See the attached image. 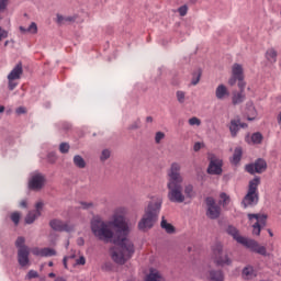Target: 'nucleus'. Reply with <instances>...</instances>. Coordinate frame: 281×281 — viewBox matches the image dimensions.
<instances>
[{"mask_svg":"<svg viewBox=\"0 0 281 281\" xmlns=\"http://www.w3.org/2000/svg\"><path fill=\"white\" fill-rule=\"evenodd\" d=\"M91 231L99 240L109 243L113 238L112 243L120 247L111 248V258L116 265H126L133 258L135 245L126 238L128 236V224L122 216H115L109 224L100 217H94L91 221Z\"/></svg>","mask_w":281,"mask_h":281,"instance_id":"1","label":"nucleus"},{"mask_svg":"<svg viewBox=\"0 0 281 281\" xmlns=\"http://www.w3.org/2000/svg\"><path fill=\"white\" fill-rule=\"evenodd\" d=\"M167 199L171 203H183L186 194H183V176H181V164L172 162L167 170Z\"/></svg>","mask_w":281,"mask_h":281,"instance_id":"2","label":"nucleus"},{"mask_svg":"<svg viewBox=\"0 0 281 281\" xmlns=\"http://www.w3.org/2000/svg\"><path fill=\"white\" fill-rule=\"evenodd\" d=\"M226 233L228 234V236H232V238H234L236 243L246 247V249H250V251L259 254V256H267V247L260 246V244H258V241L254 239L240 236V232L235 226L229 225L226 228Z\"/></svg>","mask_w":281,"mask_h":281,"instance_id":"3","label":"nucleus"},{"mask_svg":"<svg viewBox=\"0 0 281 281\" xmlns=\"http://www.w3.org/2000/svg\"><path fill=\"white\" fill-rule=\"evenodd\" d=\"M211 249L212 259L216 267H232L234 261L229 258V254L223 248V244L215 243Z\"/></svg>","mask_w":281,"mask_h":281,"instance_id":"4","label":"nucleus"},{"mask_svg":"<svg viewBox=\"0 0 281 281\" xmlns=\"http://www.w3.org/2000/svg\"><path fill=\"white\" fill-rule=\"evenodd\" d=\"M258 186H260V178L256 177L249 181L248 192L241 202L244 207H254V205H258Z\"/></svg>","mask_w":281,"mask_h":281,"instance_id":"5","label":"nucleus"},{"mask_svg":"<svg viewBox=\"0 0 281 281\" xmlns=\"http://www.w3.org/2000/svg\"><path fill=\"white\" fill-rule=\"evenodd\" d=\"M238 82V87H246L247 83L245 82V69L240 64H234L232 66V77L228 80V85L234 87Z\"/></svg>","mask_w":281,"mask_h":281,"instance_id":"6","label":"nucleus"},{"mask_svg":"<svg viewBox=\"0 0 281 281\" xmlns=\"http://www.w3.org/2000/svg\"><path fill=\"white\" fill-rule=\"evenodd\" d=\"M45 183H47L45 175L38 171H34L30 175L29 189L33 190V192H41V190L45 188Z\"/></svg>","mask_w":281,"mask_h":281,"instance_id":"7","label":"nucleus"},{"mask_svg":"<svg viewBox=\"0 0 281 281\" xmlns=\"http://www.w3.org/2000/svg\"><path fill=\"white\" fill-rule=\"evenodd\" d=\"M207 159L210 161L207 168L209 175H223V160L214 154H209Z\"/></svg>","mask_w":281,"mask_h":281,"instance_id":"8","label":"nucleus"},{"mask_svg":"<svg viewBox=\"0 0 281 281\" xmlns=\"http://www.w3.org/2000/svg\"><path fill=\"white\" fill-rule=\"evenodd\" d=\"M155 223H157V213L148 212L138 223V229L140 232H146V229H153L155 227Z\"/></svg>","mask_w":281,"mask_h":281,"instance_id":"9","label":"nucleus"},{"mask_svg":"<svg viewBox=\"0 0 281 281\" xmlns=\"http://www.w3.org/2000/svg\"><path fill=\"white\" fill-rule=\"evenodd\" d=\"M246 170L250 175H255V172H257L258 175H262V172L267 170V161H265V159L259 158L255 161V164L247 165Z\"/></svg>","mask_w":281,"mask_h":281,"instance_id":"10","label":"nucleus"},{"mask_svg":"<svg viewBox=\"0 0 281 281\" xmlns=\"http://www.w3.org/2000/svg\"><path fill=\"white\" fill-rule=\"evenodd\" d=\"M149 199L147 212H160L161 205H164V198L161 195H151Z\"/></svg>","mask_w":281,"mask_h":281,"instance_id":"11","label":"nucleus"},{"mask_svg":"<svg viewBox=\"0 0 281 281\" xmlns=\"http://www.w3.org/2000/svg\"><path fill=\"white\" fill-rule=\"evenodd\" d=\"M49 227H52L54 232H74V226L60 220H52L49 222Z\"/></svg>","mask_w":281,"mask_h":281,"instance_id":"12","label":"nucleus"},{"mask_svg":"<svg viewBox=\"0 0 281 281\" xmlns=\"http://www.w3.org/2000/svg\"><path fill=\"white\" fill-rule=\"evenodd\" d=\"M18 262L20 267H27L30 265V247L18 249Z\"/></svg>","mask_w":281,"mask_h":281,"instance_id":"13","label":"nucleus"},{"mask_svg":"<svg viewBox=\"0 0 281 281\" xmlns=\"http://www.w3.org/2000/svg\"><path fill=\"white\" fill-rule=\"evenodd\" d=\"M245 100H246L245 87H239V91L233 92L232 104H234V106H237V104H243Z\"/></svg>","mask_w":281,"mask_h":281,"instance_id":"14","label":"nucleus"},{"mask_svg":"<svg viewBox=\"0 0 281 281\" xmlns=\"http://www.w3.org/2000/svg\"><path fill=\"white\" fill-rule=\"evenodd\" d=\"M21 76H23V64L18 63L7 78L8 80H21Z\"/></svg>","mask_w":281,"mask_h":281,"instance_id":"15","label":"nucleus"},{"mask_svg":"<svg viewBox=\"0 0 281 281\" xmlns=\"http://www.w3.org/2000/svg\"><path fill=\"white\" fill-rule=\"evenodd\" d=\"M215 98L217 100H227L229 98V89L225 85H218L215 89Z\"/></svg>","mask_w":281,"mask_h":281,"instance_id":"16","label":"nucleus"},{"mask_svg":"<svg viewBox=\"0 0 281 281\" xmlns=\"http://www.w3.org/2000/svg\"><path fill=\"white\" fill-rule=\"evenodd\" d=\"M209 281H225V272L223 270L211 269L207 276Z\"/></svg>","mask_w":281,"mask_h":281,"instance_id":"17","label":"nucleus"},{"mask_svg":"<svg viewBox=\"0 0 281 281\" xmlns=\"http://www.w3.org/2000/svg\"><path fill=\"white\" fill-rule=\"evenodd\" d=\"M205 205L207 212H221L223 207H221V204L216 203V200L214 198L209 196L205 199Z\"/></svg>","mask_w":281,"mask_h":281,"instance_id":"18","label":"nucleus"},{"mask_svg":"<svg viewBox=\"0 0 281 281\" xmlns=\"http://www.w3.org/2000/svg\"><path fill=\"white\" fill-rule=\"evenodd\" d=\"M74 21H76V16H71V15L64 16L59 13H57L56 15V23L58 25H69V23H74Z\"/></svg>","mask_w":281,"mask_h":281,"instance_id":"19","label":"nucleus"},{"mask_svg":"<svg viewBox=\"0 0 281 281\" xmlns=\"http://www.w3.org/2000/svg\"><path fill=\"white\" fill-rule=\"evenodd\" d=\"M246 114H247V120L249 122H254V120H256V115H258V113L256 112V108L254 106V102H248L246 104Z\"/></svg>","mask_w":281,"mask_h":281,"instance_id":"20","label":"nucleus"},{"mask_svg":"<svg viewBox=\"0 0 281 281\" xmlns=\"http://www.w3.org/2000/svg\"><path fill=\"white\" fill-rule=\"evenodd\" d=\"M239 131H240V120L233 119L229 124V132L232 137H236Z\"/></svg>","mask_w":281,"mask_h":281,"instance_id":"21","label":"nucleus"},{"mask_svg":"<svg viewBox=\"0 0 281 281\" xmlns=\"http://www.w3.org/2000/svg\"><path fill=\"white\" fill-rule=\"evenodd\" d=\"M243 277L246 279V280H254V278H256V270H254V267L251 266H247L243 269Z\"/></svg>","mask_w":281,"mask_h":281,"instance_id":"22","label":"nucleus"},{"mask_svg":"<svg viewBox=\"0 0 281 281\" xmlns=\"http://www.w3.org/2000/svg\"><path fill=\"white\" fill-rule=\"evenodd\" d=\"M248 218H249V221H251L252 218H256V221H257L256 223H258V225H266V223H267V214H260V213L251 214V213H249Z\"/></svg>","mask_w":281,"mask_h":281,"instance_id":"23","label":"nucleus"},{"mask_svg":"<svg viewBox=\"0 0 281 281\" xmlns=\"http://www.w3.org/2000/svg\"><path fill=\"white\" fill-rule=\"evenodd\" d=\"M72 162H74V166H76V168H79V169L87 168V161L80 155H75L72 158Z\"/></svg>","mask_w":281,"mask_h":281,"instance_id":"24","label":"nucleus"},{"mask_svg":"<svg viewBox=\"0 0 281 281\" xmlns=\"http://www.w3.org/2000/svg\"><path fill=\"white\" fill-rule=\"evenodd\" d=\"M160 227L162 229H165V232L167 234H175L176 229L175 227L172 226V224L168 223V221H166V217L162 216V220L160 222Z\"/></svg>","mask_w":281,"mask_h":281,"instance_id":"25","label":"nucleus"},{"mask_svg":"<svg viewBox=\"0 0 281 281\" xmlns=\"http://www.w3.org/2000/svg\"><path fill=\"white\" fill-rule=\"evenodd\" d=\"M38 216H41V212H38V213L29 212L27 215L25 216L26 225H32V223H34V221H36V218H38Z\"/></svg>","mask_w":281,"mask_h":281,"instance_id":"26","label":"nucleus"},{"mask_svg":"<svg viewBox=\"0 0 281 281\" xmlns=\"http://www.w3.org/2000/svg\"><path fill=\"white\" fill-rule=\"evenodd\" d=\"M41 254L42 258H52V256H56L57 252L56 249L46 247L41 249Z\"/></svg>","mask_w":281,"mask_h":281,"instance_id":"27","label":"nucleus"},{"mask_svg":"<svg viewBox=\"0 0 281 281\" xmlns=\"http://www.w3.org/2000/svg\"><path fill=\"white\" fill-rule=\"evenodd\" d=\"M266 58H267V60H269V63H276V60L278 58V53L276 52V49L270 48L266 53Z\"/></svg>","mask_w":281,"mask_h":281,"instance_id":"28","label":"nucleus"},{"mask_svg":"<svg viewBox=\"0 0 281 281\" xmlns=\"http://www.w3.org/2000/svg\"><path fill=\"white\" fill-rule=\"evenodd\" d=\"M229 195H227V193H221L220 194V201H218V205L220 207H226V205H229Z\"/></svg>","mask_w":281,"mask_h":281,"instance_id":"29","label":"nucleus"},{"mask_svg":"<svg viewBox=\"0 0 281 281\" xmlns=\"http://www.w3.org/2000/svg\"><path fill=\"white\" fill-rule=\"evenodd\" d=\"M97 205L93 202H79L78 210H95Z\"/></svg>","mask_w":281,"mask_h":281,"instance_id":"30","label":"nucleus"},{"mask_svg":"<svg viewBox=\"0 0 281 281\" xmlns=\"http://www.w3.org/2000/svg\"><path fill=\"white\" fill-rule=\"evenodd\" d=\"M241 157H243V148L241 147H237L235 149V151H234L232 162L233 164H238L240 161Z\"/></svg>","mask_w":281,"mask_h":281,"instance_id":"31","label":"nucleus"},{"mask_svg":"<svg viewBox=\"0 0 281 281\" xmlns=\"http://www.w3.org/2000/svg\"><path fill=\"white\" fill-rule=\"evenodd\" d=\"M99 159L102 164H104V161H108V159H111V149H103Z\"/></svg>","mask_w":281,"mask_h":281,"instance_id":"32","label":"nucleus"},{"mask_svg":"<svg viewBox=\"0 0 281 281\" xmlns=\"http://www.w3.org/2000/svg\"><path fill=\"white\" fill-rule=\"evenodd\" d=\"M184 196H187V199H192L194 196V187H192V184H188L184 187Z\"/></svg>","mask_w":281,"mask_h":281,"instance_id":"33","label":"nucleus"},{"mask_svg":"<svg viewBox=\"0 0 281 281\" xmlns=\"http://www.w3.org/2000/svg\"><path fill=\"white\" fill-rule=\"evenodd\" d=\"M252 144H262V134L260 132L254 133L251 135Z\"/></svg>","mask_w":281,"mask_h":281,"instance_id":"34","label":"nucleus"},{"mask_svg":"<svg viewBox=\"0 0 281 281\" xmlns=\"http://www.w3.org/2000/svg\"><path fill=\"white\" fill-rule=\"evenodd\" d=\"M176 98H177L179 104H183V102H186V92L181 91V90H178L176 92Z\"/></svg>","mask_w":281,"mask_h":281,"instance_id":"35","label":"nucleus"},{"mask_svg":"<svg viewBox=\"0 0 281 281\" xmlns=\"http://www.w3.org/2000/svg\"><path fill=\"white\" fill-rule=\"evenodd\" d=\"M15 247L18 249H23V247H27L25 246V237H18L15 240Z\"/></svg>","mask_w":281,"mask_h":281,"instance_id":"36","label":"nucleus"},{"mask_svg":"<svg viewBox=\"0 0 281 281\" xmlns=\"http://www.w3.org/2000/svg\"><path fill=\"white\" fill-rule=\"evenodd\" d=\"M69 143H61L59 145V151L63 154V155H67V153H69Z\"/></svg>","mask_w":281,"mask_h":281,"instance_id":"37","label":"nucleus"},{"mask_svg":"<svg viewBox=\"0 0 281 281\" xmlns=\"http://www.w3.org/2000/svg\"><path fill=\"white\" fill-rule=\"evenodd\" d=\"M140 124H142V121L138 119V120L134 121V122L128 126V130H130V131H137L138 128H140Z\"/></svg>","mask_w":281,"mask_h":281,"instance_id":"38","label":"nucleus"},{"mask_svg":"<svg viewBox=\"0 0 281 281\" xmlns=\"http://www.w3.org/2000/svg\"><path fill=\"white\" fill-rule=\"evenodd\" d=\"M16 79H8V87L10 91H14L19 86V82L15 81Z\"/></svg>","mask_w":281,"mask_h":281,"instance_id":"39","label":"nucleus"},{"mask_svg":"<svg viewBox=\"0 0 281 281\" xmlns=\"http://www.w3.org/2000/svg\"><path fill=\"white\" fill-rule=\"evenodd\" d=\"M166 138V134L164 132H157L155 135V142L157 144H161V139Z\"/></svg>","mask_w":281,"mask_h":281,"instance_id":"40","label":"nucleus"},{"mask_svg":"<svg viewBox=\"0 0 281 281\" xmlns=\"http://www.w3.org/2000/svg\"><path fill=\"white\" fill-rule=\"evenodd\" d=\"M190 126H199L201 124V119L193 116L189 119Z\"/></svg>","mask_w":281,"mask_h":281,"instance_id":"41","label":"nucleus"},{"mask_svg":"<svg viewBox=\"0 0 281 281\" xmlns=\"http://www.w3.org/2000/svg\"><path fill=\"white\" fill-rule=\"evenodd\" d=\"M56 159H58V157L56 156V153H49L47 155L48 164H56Z\"/></svg>","mask_w":281,"mask_h":281,"instance_id":"42","label":"nucleus"},{"mask_svg":"<svg viewBox=\"0 0 281 281\" xmlns=\"http://www.w3.org/2000/svg\"><path fill=\"white\" fill-rule=\"evenodd\" d=\"M27 32H30L31 34H36V32H38V26L36 25V23H31V25L26 29Z\"/></svg>","mask_w":281,"mask_h":281,"instance_id":"43","label":"nucleus"},{"mask_svg":"<svg viewBox=\"0 0 281 281\" xmlns=\"http://www.w3.org/2000/svg\"><path fill=\"white\" fill-rule=\"evenodd\" d=\"M206 216L207 218H211V221H215V218H218V216H221V212H207Z\"/></svg>","mask_w":281,"mask_h":281,"instance_id":"44","label":"nucleus"},{"mask_svg":"<svg viewBox=\"0 0 281 281\" xmlns=\"http://www.w3.org/2000/svg\"><path fill=\"white\" fill-rule=\"evenodd\" d=\"M11 221H13L14 225H19L21 221V215L19 213H12Z\"/></svg>","mask_w":281,"mask_h":281,"instance_id":"45","label":"nucleus"},{"mask_svg":"<svg viewBox=\"0 0 281 281\" xmlns=\"http://www.w3.org/2000/svg\"><path fill=\"white\" fill-rule=\"evenodd\" d=\"M27 280H32L34 278H38V272L36 270H30L27 276H26Z\"/></svg>","mask_w":281,"mask_h":281,"instance_id":"46","label":"nucleus"},{"mask_svg":"<svg viewBox=\"0 0 281 281\" xmlns=\"http://www.w3.org/2000/svg\"><path fill=\"white\" fill-rule=\"evenodd\" d=\"M35 209L36 212H42V210H45V202L38 201L37 203H35Z\"/></svg>","mask_w":281,"mask_h":281,"instance_id":"47","label":"nucleus"},{"mask_svg":"<svg viewBox=\"0 0 281 281\" xmlns=\"http://www.w3.org/2000/svg\"><path fill=\"white\" fill-rule=\"evenodd\" d=\"M178 12L180 14V16H186V14H188V5H182L178 9Z\"/></svg>","mask_w":281,"mask_h":281,"instance_id":"48","label":"nucleus"},{"mask_svg":"<svg viewBox=\"0 0 281 281\" xmlns=\"http://www.w3.org/2000/svg\"><path fill=\"white\" fill-rule=\"evenodd\" d=\"M252 227H254L252 234H255V236H260V224L255 223Z\"/></svg>","mask_w":281,"mask_h":281,"instance_id":"49","label":"nucleus"},{"mask_svg":"<svg viewBox=\"0 0 281 281\" xmlns=\"http://www.w3.org/2000/svg\"><path fill=\"white\" fill-rule=\"evenodd\" d=\"M201 81V72H198V75H194L191 83L193 85V87H196V83Z\"/></svg>","mask_w":281,"mask_h":281,"instance_id":"50","label":"nucleus"},{"mask_svg":"<svg viewBox=\"0 0 281 281\" xmlns=\"http://www.w3.org/2000/svg\"><path fill=\"white\" fill-rule=\"evenodd\" d=\"M3 38H8V31L3 30V29L0 26V42H1Z\"/></svg>","mask_w":281,"mask_h":281,"instance_id":"51","label":"nucleus"},{"mask_svg":"<svg viewBox=\"0 0 281 281\" xmlns=\"http://www.w3.org/2000/svg\"><path fill=\"white\" fill-rule=\"evenodd\" d=\"M8 8V0H0V12H3Z\"/></svg>","mask_w":281,"mask_h":281,"instance_id":"52","label":"nucleus"},{"mask_svg":"<svg viewBox=\"0 0 281 281\" xmlns=\"http://www.w3.org/2000/svg\"><path fill=\"white\" fill-rule=\"evenodd\" d=\"M76 265H87V259L85 258V256L79 257L76 260Z\"/></svg>","mask_w":281,"mask_h":281,"instance_id":"53","label":"nucleus"},{"mask_svg":"<svg viewBox=\"0 0 281 281\" xmlns=\"http://www.w3.org/2000/svg\"><path fill=\"white\" fill-rule=\"evenodd\" d=\"M201 148H203V144H201V143H195L194 146H193V150H194L195 153H199V150H200Z\"/></svg>","mask_w":281,"mask_h":281,"instance_id":"54","label":"nucleus"},{"mask_svg":"<svg viewBox=\"0 0 281 281\" xmlns=\"http://www.w3.org/2000/svg\"><path fill=\"white\" fill-rule=\"evenodd\" d=\"M77 245H78L79 247L85 246V238L79 237V238L77 239Z\"/></svg>","mask_w":281,"mask_h":281,"instance_id":"55","label":"nucleus"},{"mask_svg":"<svg viewBox=\"0 0 281 281\" xmlns=\"http://www.w3.org/2000/svg\"><path fill=\"white\" fill-rule=\"evenodd\" d=\"M33 256H43V254L41 252L40 248H34L33 249Z\"/></svg>","mask_w":281,"mask_h":281,"instance_id":"56","label":"nucleus"},{"mask_svg":"<svg viewBox=\"0 0 281 281\" xmlns=\"http://www.w3.org/2000/svg\"><path fill=\"white\" fill-rule=\"evenodd\" d=\"M16 113H18V115H22L23 113H25V108H23V106L18 108Z\"/></svg>","mask_w":281,"mask_h":281,"instance_id":"57","label":"nucleus"},{"mask_svg":"<svg viewBox=\"0 0 281 281\" xmlns=\"http://www.w3.org/2000/svg\"><path fill=\"white\" fill-rule=\"evenodd\" d=\"M20 207H22L23 210H25L27 207V201L26 200H22L20 202Z\"/></svg>","mask_w":281,"mask_h":281,"instance_id":"58","label":"nucleus"},{"mask_svg":"<svg viewBox=\"0 0 281 281\" xmlns=\"http://www.w3.org/2000/svg\"><path fill=\"white\" fill-rule=\"evenodd\" d=\"M67 260H68V257H64L63 265H64L65 269H67Z\"/></svg>","mask_w":281,"mask_h":281,"instance_id":"59","label":"nucleus"},{"mask_svg":"<svg viewBox=\"0 0 281 281\" xmlns=\"http://www.w3.org/2000/svg\"><path fill=\"white\" fill-rule=\"evenodd\" d=\"M146 122L149 123V124H153V116H147Z\"/></svg>","mask_w":281,"mask_h":281,"instance_id":"60","label":"nucleus"},{"mask_svg":"<svg viewBox=\"0 0 281 281\" xmlns=\"http://www.w3.org/2000/svg\"><path fill=\"white\" fill-rule=\"evenodd\" d=\"M239 128H247V123H239Z\"/></svg>","mask_w":281,"mask_h":281,"instance_id":"61","label":"nucleus"},{"mask_svg":"<svg viewBox=\"0 0 281 281\" xmlns=\"http://www.w3.org/2000/svg\"><path fill=\"white\" fill-rule=\"evenodd\" d=\"M55 281H67V280L63 277H58V278L55 279Z\"/></svg>","mask_w":281,"mask_h":281,"instance_id":"62","label":"nucleus"},{"mask_svg":"<svg viewBox=\"0 0 281 281\" xmlns=\"http://www.w3.org/2000/svg\"><path fill=\"white\" fill-rule=\"evenodd\" d=\"M20 32L25 33V32H27V29H25V27H23V26H20Z\"/></svg>","mask_w":281,"mask_h":281,"instance_id":"63","label":"nucleus"},{"mask_svg":"<svg viewBox=\"0 0 281 281\" xmlns=\"http://www.w3.org/2000/svg\"><path fill=\"white\" fill-rule=\"evenodd\" d=\"M278 124H281V112L278 115Z\"/></svg>","mask_w":281,"mask_h":281,"instance_id":"64","label":"nucleus"}]
</instances>
